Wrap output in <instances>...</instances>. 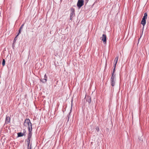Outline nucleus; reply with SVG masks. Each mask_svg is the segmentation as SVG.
<instances>
[{"label": "nucleus", "mask_w": 149, "mask_h": 149, "mask_svg": "<svg viewBox=\"0 0 149 149\" xmlns=\"http://www.w3.org/2000/svg\"><path fill=\"white\" fill-rule=\"evenodd\" d=\"M24 125L26 127H28L29 130H30V129H32V124L29 119H26L25 120Z\"/></svg>", "instance_id": "f257e3e1"}, {"label": "nucleus", "mask_w": 149, "mask_h": 149, "mask_svg": "<svg viewBox=\"0 0 149 149\" xmlns=\"http://www.w3.org/2000/svg\"><path fill=\"white\" fill-rule=\"evenodd\" d=\"M114 72H113L111 78V85L112 86H114L116 81V76L114 74Z\"/></svg>", "instance_id": "f03ea898"}, {"label": "nucleus", "mask_w": 149, "mask_h": 149, "mask_svg": "<svg viewBox=\"0 0 149 149\" xmlns=\"http://www.w3.org/2000/svg\"><path fill=\"white\" fill-rule=\"evenodd\" d=\"M84 1L83 0H78L77 3V6L80 8L84 5Z\"/></svg>", "instance_id": "7ed1b4c3"}, {"label": "nucleus", "mask_w": 149, "mask_h": 149, "mask_svg": "<svg viewBox=\"0 0 149 149\" xmlns=\"http://www.w3.org/2000/svg\"><path fill=\"white\" fill-rule=\"evenodd\" d=\"M74 9L72 8L71 10V13L70 14V20H71L72 18L74 16Z\"/></svg>", "instance_id": "20e7f679"}, {"label": "nucleus", "mask_w": 149, "mask_h": 149, "mask_svg": "<svg viewBox=\"0 0 149 149\" xmlns=\"http://www.w3.org/2000/svg\"><path fill=\"white\" fill-rule=\"evenodd\" d=\"M102 40L103 42H106V36L104 34H103L102 36L101 37Z\"/></svg>", "instance_id": "39448f33"}, {"label": "nucleus", "mask_w": 149, "mask_h": 149, "mask_svg": "<svg viewBox=\"0 0 149 149\" xmlns=\"http://www.w3.org/2000/svg\"><path fill=\"white\" fill-rule=\"evenodd\" d=\"M118 58V57L117 56L115 58V59H114V62H115V64L114 68V70H113L114 71L115 70V69L116 65V64L117 63Z\"/></svg>", "instance_id": "423d86ee"}, {"label": "nucleus", "mask_w": 149, "mask_h": 149, "mask_svg": "<svg viewBox=\"0 0 149 149\" xmlns=\"http://www.w3.org/2000/svg\"><path fill=\"white\" fill-rule=\"evenodd\" d=\"M146 22V20L145 19H142V20L141 21V24L143 25V29L144 28V26H145Z\"/></svg>", "instance_id": "0eeeda50"}, {"label": "nucleus", "mask_w": 149, "mask_h": 149, "mask_svg": "<svg viewBox=\"0 0 149 149\" xmlns=\"http://www.w3.org/2000/svg\"><path fill=\"white\" fill-rule=\"evenodd\" d=\"M10 121V117L8 116H6L5 123L6 124H8L9 123Z\"/></svg>", "instance_id": "6e6552de"}, {"label": "nucleus", "mask_w": 149, "mask_h": 149, "mask_svg": "<svg viewBox=\"0 0 149 149\" xmlns=\"http://www.w3.org/2000/svg\"><path fill=\"white\" fill-rule=\"evenodd\" d=\"M32 131V129H30V130H29V133L28 135V138H31V137L32 136V134L31 132V131Z\"/></svg>", "instance_id": "1a4fd4ad"}, {"label": "nucleus", "mask_w": 149, "mask_h": 149, "mask_svg": "<svg viewBox=\"0 0 149 149\" xmlns=\"http://www.w3.org/2000/svg\"><path fill=\"white\" fill-rule=\"evenodd\" d=\"M31 138H28V139L26 141V143H27V144H28V148H29V145L30 144V141L31 140Z\"/></svg>", "instance_id": "9d476101"}, {"label": "nucleus", "mask_w": 149, "mask_h": 149, "mask_svg": "<svg viewBox=\"0 0 149 149\" xmlns=\"http://www.w3.org/2000/svg\"><path fill=\"white\" fill-rule=\"evenodd\" d=\"M147 13H145L144 14V15L143 17V19H145L146 20V19L147 18Z\"/></svg>", "instance_id": "9b49d317"}, {"label": "nucleus", "mask_w": 149, "mask_h": 149, "mask_svg": "<svg viewBox=\"0 0 149 149\" xmlns=\"http://www.w3.org/2000/svg\"><path fill=\"white\" fill-rule=\"evenodd\" d=\"M45 79H43V80H42V82L43 83L46 82L47 81V77L46 76V74H45L44 76Z\"/></svg>", "instance_id": "f8f14e48"}, {"label": "nucleus", "mask_w": 149, "mask_h": 149, "mask_svg": "<svg viewBox=\"0 0 149 149\" xmlns=\"http://www.w3.org/2000/svg\"><path fill=\"white\" fill-rule=\"evenodd\" d=\"M17 135L18 137L22 136L24 135V133L21 132H19L17 133Z\"/></svg>", "instance_id": "ddd939ff"}, {"label": "nucleus", "mask_w": 149, "mask_h": 149, "mask_svg": "<svg viewBox=\"0 0 149 149\" xmlns=\"http://www.w3.org/2000/svg\"><path fill=\"white\" fill-rule=\"evenodd\" d=\"M5 59H3L2 61V65L3 66L5 65Z\"/></svg>", "instance_id": "4468645a"}, {"label": "nucleus", "mask_w": 149, "mask_h": 149, "mask_svg": "<svg viewBox=\"0 0 149 149\" xmlns=\"http://www.w3.org/2000/svg\"><path fill=\"white\" fill-rule=\"evenodd\" d=\"M88 98H89L87 100V102L89 103H90L91 102V98L90 97H88Z\"/></svg>", "instance_id": "2eb2a0df"}, {"label": "nucleus", "mask_w": 149, "mask_h": 149, "mask_svg": "<svg viewBox=\"0 0 149 149\" xmlns=\"http://www.w3.org/2000/svg\"><path fill=\"white\" fill-rule=\"evenodd\" d=\"M23 25H24V24H23L21 26V27H20V29H22V28H23Z\"/></svg>", "instance_id": "dca6fc26"}, {"label": "nucleus", "mask_w": 149, "mask_h": 149, "mask_svg": "<svg viewBox=\"0 0 149 149\" xmlns=\"http://www.w3.org/2000/svg\"><path fill=\"white\" fill-rule=\"evenodd\" d=\"M96 130H97V131H99V128L98 127L97 128H96Z\"/></svg>", "instance_id": "f3484780"}, {"label": "nucleus", "mask_w": 149, "mask_h": 149, "mask_svg": "<svg viewBox=\"0 0 149 149\" xmlns=\"http://www.w3.org/2000/svg\"><path fill=\"white\" fill-rule=\"evenodd\" d=\"M20 30H19V33H18V34L17 35V36L19 34V33H20Z\"/></svg>", "instance_id": "a211bd4d"}, {"label": "nucleus", "mask_w": 149, "mask_h": 149, "mask_svg": "<svg viewBox=\"0 0 149 149\" xmlns=\"http://www.w3.org/2000/svg\"><path fill=\"white\" fill-rule=\"evenodd\" d=\"M29 149H31V146L30 147Z\"/></svg>", "instance_id": "6ab92c4d"}]
</instances>
